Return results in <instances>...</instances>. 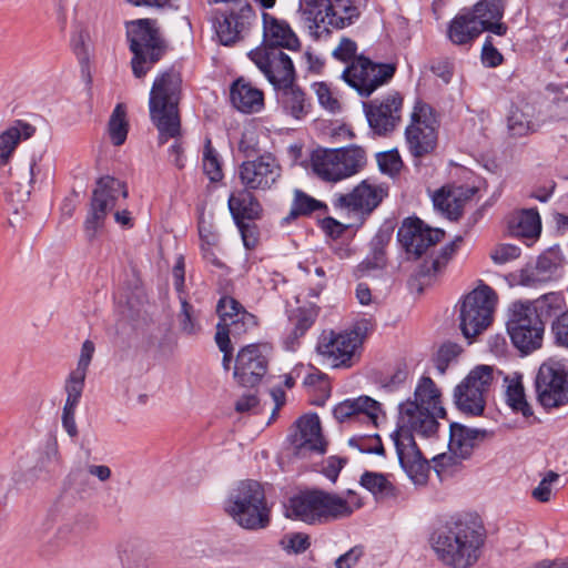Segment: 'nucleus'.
<instances>
[{
	"instance_id": "1",
	"label": "nucleus",
	"mask_w": 568,
	"mask_h": 568,
	"mask_svg": "<svg viewBox=\"0 0 568 568\" xmlns=\"http://www.w3.org/2000/svg\"><path fill=\"white\" fill-rule=\"evenodd\" d=\"M440 392L430 377H422L414 393V400L399 405L397 427L390 437L396 447L399 464L414 478L424 469L425 460L418 449L414 433L429 438L438 430L437 418L445 417Z\"/></svg>"
},
{
	"instance_id": "2",
	"label": "nucleus",
	"mask_w": 568,
	"mask_h": 568,
	"mask_svg": "<svg viewBox=\"0 0 568 568\" xmlns=\"http://www.w3.org/2000/svg\"><path fill=\"white\" fill-rule=\"evenodd\" d=\"M485 542V528L466 519L446 521L429 538L436 558L447 568L474 567L484 552Z\"/></svg>"
},
{
	"instance_id": "3",
	"label": "nucleus",
	"mask_w": 568,
	"mask_h": 568,
	"mask_svg": "<svg viewBox=\"0 0 568 568\" xmlns=\"http://www.w3.org/2000/svg\"><path fill=\"white\" fill-rule=\"evenodd\" d=\"M181 94L182 78L174 68L161 72L155 78L150 91L149 109L151 121L159 131L160 144L181 135Z\"/></svg>"
},
{
	"instance_id": "4",
	"label": "nucleus",
	"mask_w": 568,
	"mask_h": 568,
	"mask_svg": "<svg viewBox=\"0 0 568 568\" xmlns=\"http://www.w3.org/2000/svg\"><path fill=\"white\" fill-rule=\"evenodd\" d=\"M225 513L242 528L260 530L271 523V509L263 486L252 479L233 487L225 500Z\"/></svg>"
},
{
	"instance_id": "5",
	"label": "nucleus",
	"mask_w": 568,
	"mask_h": 568,
	"mask_svg": "<svg viewBox=\"0 0 568 568\" xmlns=\"http://www.w3.org/2000/svg\"><path fill=\"white\" fill-rule=\"evenodd\" d=\"M126 39L130 51L132 71L141 79L159 62L166 52V43L162 38L155 21L139 19L126 23Z\"/></svg>"
},
{
	"instance_id": "6",
	"label": "nucleus",
	"mask_w": 568,
	"mask_h": 568,
	"mask_svg": "<svg viewBox=\"0 0 568 568\" xmlns=\"http://www.w3.org/2000/svg\"><path fill=\"white\" fill-rule=\"evenodd\" d=\"M351 508L341 497L323 490L302 491L288 500L287 516L310 525L349 516Z\"/></svg>"
},
{
	"instance_id": "7",
	"label": "nucleus",
	"mask_w": 568,
	"mask_h": 568,
	"mask_svg": "<svg viewBox=\"0 0 568 568\" xmlns=\"http://www.w3.org/2000/svg\"><path fill=\"white\" fill-rule=\"evenodd\" d=\"M438 128L439 122L434 109L417 100L404 132L405 146L415 166H419L422 160L432 155L437 149Z\"/></svg>"
},
{
	"instance_id": "8",
	"label": "nucleus",
	"mask_w": 568,
	"mask_h": 568,
	"mask_svg": "<svg viewBox=\"0 0 568 568\" xmlns=\"http://www.w3.org/2000/svg\"><path fill=\"white\" fill-rule=\"evenodd\" d=\"M363 148L351 145L342 149L317 150L312 155V166L318 178L338 182L358 173L366 165Z\"/></svg>"
},
{
	"instance_id": "9",
	"label": "nucleus",
	"mask_w": 568,
	"mask_h": 568,
	"mask_svg": "<svg viewBox=\"0 0 568 568\" xmlns=\"http://www.w3.org/2000/svg\"><path fill=\"white\" fill-rule=\"evenodd\" d=\"M497 294L483 282L466 294L459 306V327L467 339L481 334L493 322Z\"/></svg>"
},
{
	"instance_id": "10",
	"label": "nucleus",
	"mask_w": 568,
	"mask_h": 568,
	"mask_svg": "<svg viewBox=\"0 0 568 568\" xmlns=\"http://www.w3.org/2000/svg\"><path fill=\"white\" fill-rule=\"evenodd\" d=\"M386 195L383 185L364 180L351 192L335 194L332 204L341 215L353 220L349 226H361Z\"/></svg>"
},
{
	"instance_id": "11",
	"label": "nucleus",
	"mask_w": 568,
	"mask_h": 568,
	"mask_svg": "<svg viewBox=\"0 0 568 568\" xmlns=\"http://www.w3.org/2000/svg\"><path fill=\"white\" fill-rule=\"evenodd\" d=\"M507 331L516 348L529 354L542 345L545 326L530 303L516 302L511 305Z\"/></svg>"
},
{
	"instance_id": "12",
	"label": "nucleus",
	"mask_w": 568,
	"mask_h": 568,
	"mask_svg": "<svg viewBox=\"0 0 568 568\" xmlns=\"http://www.w3.org/2000/svg\"><path fill=\"white\" fill-rule=\"evenodd\" d=\"M494 381V368L479 365L458 384L454 390L457 408L470 416L483 415L486 399Z\"/></svg>"
},
{
	"instance_id": "13",
	"label": "nucleus",
	"mask_w": 568,
	"mask_h": 568,
	"mask_svg": "<svg viewBox=\"0 0 568 568\" xmlns=\"http://www.w3.org/2000/svg\"><path fill=\"white\" fill-rule=\"evenodd\" d=\"M539 404L546 409L568 404V365L562 361L549 359L542 363L535 378Z\"/></svg>"
},
{
	"instance_id": "14",
	"label": "nucleus",
	"mask_w": 568,
	"mask_h": 568,
	"mask_svg": "<svg viewBox=\"0 0 568 568\" xmlns=\"http://www.w3.org/2000/svg\"><path fill=\"white\" fill-rule=\"evenodd\" d=\"M119 195L124 199L128 196V190L120 180L105 175L97 181V186L92 192L90 211L84 222V231L89 241L95 239L99 230L104 225L108 213L115 206Z\"/></svg>"
},
{
	"instance_id": "15",
	"label": "nucleus",
	"mask_w": 568,
	"mask_h": 568,
	"mask_svg": "<svg viewBox=\"0 0 568 568\" xmlns=\"http://www.w3.org/2000/svg\"><path fill=\"white\" fill-rule=\"evenodd\" d=\"M395 72V63H377L361 54L345 68L343 79L361 97L367 98L390 81Z\"/></svg>"
},
{
	"instance_id": "16",
	"label": "nucleus",
	"mask_w": 568,
	"mask_h": 568,
	"mask_svg": "<svg viewBox=\"0 0 568 568\" xmlns=\"http://www.w3.org/2000/svg\"><path fill=\"white\" fill-rule=\"evenodd\" d=\"M315 21L302 19L310 33L316 38L328 34L331 29H343L359 16L353 0H318L315 9Z\"/></svg>"
},
{
	"instance_id": "17",
	"label": "nucleus",
	"mask_w": 568,
	"mask_h": 568,
	"mask_svg": "<svg viewBox=\"0 0 568 568\" xmlns=\"http://www.w3.org/2000/svg\"><path fill=\"white\" fill-rule=\"evenodd\" d=\"M403 97L399 92H390L382 99L363 103L368 126L375 135L388 136L402 121Z\"/></svg>"
},
{
	"instance_id": "18",
	"label": "nucleus",
	"mask_w": 568,
	"mask_h": 568,
	"mask_svg": "<svg viewBox=\"0 0 568 568\" xmlns=\"http://www.w3.org/2000/svg\"><path fill=\"white\" fill-rule=\"evenodd\" d=\"M248 58L273 88L296 79L292 59L280 48H255L248 52Z\"/></svg>"
},
{
	"instance_id": "19",
	"label": "nucleus",
	"mask_w": 568,
	"mask_h": 568,
	"mask_svg": "<svg viewBox=\"0 0 568 568\" xmlns=\"http://www.w3.org/2000/svg\"><path fill=\"white\" fill-rule=\"evenodd\" d=\"M359 344V335L356 332L324 331L318 338L316 351L334 368L351 367Z\"/></svg>"
},
{
	"instance_id": "20",
	"label": "nucleus",
	"mask_w": 568,
	"mask_h": 568,
	"mask_svg": "<svg viewBox=\"0 0 568 568\" xmlns=\"http://www.w3.org/2000/svg\"><path fill=\"white\" fill-rule=\"evenodd\" d=\"M281 176V166L271 153L244 161L239 178L246 190H268Z\"/></svg>"
},
{
	"instance_id": "21",
	"label": "nucleus",
	"mask_w": 568,
	"mask_h": 568,
	"mask_svg": "<svg viewBox=\"0 0 568 568\" xmlns=\"http://www.w3.org/2000/svg\"><path fill=\"white\" fill-rule=\"evenodd\" d=\"M488 435L486 429L469 428L459 423H452L449 426L448 448L450 456L440 454L434 457V462L439 466L456 464L455 458L468 459L476 446L479 445Z\"/></svg>"
},
{
	"instance_id": "22",
	"label": "nucleus",
	"mask_w": 568,
	"mask_h": 568,
	"mask_svg": "<svg viewBox=\"0 0 568 568\" xmlns=\"http://www.w3.org/2000/svg\"><path fill=\"white\" fill-rule=\"evenodd\" d=\"M397 236L406 253L418 258L444 237V231L430 229L416 217L405 220Z\"/></svg>"
},
{
	"instance_id": "23",
	"label": "nucleus",
	"mask_w": 568,
	"mask_h": 568,
	"mask_svg": "<svg viewBox=\"0 0 568 568\" xmlns=\"http://www.w3.org/2000/svg\"><path fill=\"white\" fill-rule=\"evenodd\" d=\"M255 19V12L250 3L241 4L230 11H217L214 28L223 45H232L242 39Z\"/></svg>"
},
{
	"instance_id": "24",
	"label": "nucleus",
	"mask_w": 568,
	"mask_h": 568,
	"mask_svg": "<svg viewBox=\"0 0 568 568\" xmlns=\"http://www.w3.org/2000/svg\"><path fill=\"white\" fill-rule=\"evenodd\" d=\"M267 366L268 361L261 346L246 345L237 353L233 376L241 386L254 387L266 374Z\"/></svg>"
},
{
	"instance_id": "25",
	"label": "nucleus",
	"mask_w": 568,
	"mask_h": 568,
	"mask_svg": "<svg viewBox=\"0 0 568 568\" xmlns=\"http://www.w3.org/2000/svg\"><path fill=\"white\" fill-rule=\"evenodd\" d=\"M296 426L297 432L292 436L294 455L306 457L308 453L323 454L325 452L321 423L316 414L298 418Z\"/></svg>"
},
{
	"instance_id": "26",
	"label": "nucleus",
	"mask_w": 568,
	"mask_h": 568,
	"mask_svg": "<svg viewBox=\"0 0 568 568\" xmlns=\"http://www.w3.org/2000/svg\"><path fill=\"white\" fill-rule=\"evenodd\" d=\"M379 412L381 405L378 402L368 396H359L336 405L333 415L339 423L358 422L367 423L375 427Z\"/></svg>"
},
{
	"instance_id": "27",
	"label": "nucleus",
	"mask_w": 568,
	"mask_h": 568,
	"mask_svg": "<svg viewBox=\"0 0 568 568\" xmlns=\"http://www.w3.org/2000/svg\"><path fill=\"white\" fill-rule=\"evenodd\" d=\"M263 42L258 48H280L297 51L301 47L300 40L291 26L270 13H263Z\"/></svg>"
},
{
	"instance_id": "28",
	"label": "nucleus",
	"mask_w": 568,
	"mask_h": 568,
	"mask_svg": "<svg viewBox=\"0 0 568 568\" xmlns=\"http://www.w3.org/2000/svg\"><path fill=\"white\" fill-rule=\"evenodd\" d=\"M274 90L277 103L285 114L295 120H302L310 113L312 104L302 88L297 85L296 79L285 82Z\"/></svg>"
},
{
	"instance_id": "29",
	"label": "nucleus",
	"mask_w": 568,
	"mask_h": 568,
	"mask_svg": "<svg viewBox=\"0 0 568 568\" xmlns=\"http://www.w3.org/2000/svg\"><path fill=\"white\" fill-rule=\"evenodd\" d=\"M38 173L39 168L33 158L19 161L10 169L11 186L9 195L11 201L22 203L29 199Z\"/></svg>"
},
{
	"instance_id": "30",
	"label": "nucleus",
	"mask_w": 568,
	"mask_h": 568,
	"mask_svg": "<svg viewBox=\"0 0 568 568\" xmlns=\"http://www.w3.org/2000/svg\"><path fill=\"white\" fill-rule=\"evenodd\" d=\"M250 190L241 191L237 194H232L229 199L230 212L241 231L244 245L250 247L247 237L248 225L244 223V220H255L260 214V204L254 196L248 192Z\"/></svg>"
},
{
	"instance_id": "31",
	"label": "nucleus",
	"mask_w": 568,
	"mask_h": 568,
	"mask_svg": "<svg viewBox=\"0 0 568 568\" xmlns=\"http://www.w3.org/2000/svg\"><path fill=\"white\" fill-rule=\"evenodd\" d=\"M230 99L242 113H257L264 108V93L243 78L235 80L230 88Z\"/></svg>"
},
{
	"instance_id": "32",
	"label": "nucleus",
	"mask_w": 568,
	"mask_h": 568,
	"mask_svg": "<svg viewBox=\"0 0 568 568\" xmlns=\"http://www.w3.org/2000/svg\"><path fill=\"white\" fill-rule=\"evenodd\" d=\"M483 32L480 22L477 21L469 9L462 10L449 23L448 39L456 45L471 44Z\"/></svg>"
},
{
	"instance_id": "33",
	"label": "nucleus",
	"mask_w": 568,
	"mask_h": 568,
	"mask_svg": "<svg viewBox=\"0 0 568 568\" xmlns=\"http://www.w3.org/2000/svg\"><path fill=\"white\" fill-rule=\"evenodd\" d=\"M534 109L524 99L511 102L506 121L508 133L514 138H521L532 132Z\"/></svg>"
},
{
	"instance_id": "34",
	"label": "nucleus",
	"mask_w": 568,
	"mask_h": 568,
	"mask_svg": "<svg viewBox=\"0 0 568 568\" xmlns=\"http://www.w3.org/2000/svg\"><path fill=\"white\" fill-rule=\"evenodd\" d=\"M509 232L516 237L535 240L540 235L541 221L536 209H526L511 215L508 222Z\"/></svg>"
},
{
	"instance_id": "35",
	"label": "nucleus",
	"mask_w": 568,
	"mask_h": 568,
	"mask_svg": "<svg viewBox=\"0 0 568 568\" xmlns=\"http://www.w3.org/2000/svg\"><path fill=\"white\" fill-rule=\"evenodd\" d=\"M34 131L31 124L18 121L14 125L0 133V168L8 164L21 139H29L33 135Z\"/></svg>"
},
{
	"instance_id": "36",
	"label": "nucleus",
	"mask_w": 568,
	"mask_h": 568,
	"mask_svg": "<svg viewBox=\"0 0 568 568\" xmlns=\"http://www.w3.org/2000/svg\"><path fill=\"white\" fill-rule=\"evenodd\" d=\"M116 552L122 568H149V556L138 539L122 540Z\"/></svg>"
},
{
	"instance_id": "37",
	"label": "nucleus",
	"mask_w": 568,
	"mask_h": 568,
	"mask_svg": "<svg viewBox=\"0 0 568 568\" xmlns=\"http://www.w3.org/2000/svg\"><path fill=\"white\" fill-rule=\"evenodd\" d=\"M359 484L367 489L377 501L396 498L398 494L393 483L382 473L366 470L362 474Z\"/></svg>"
},
{
	"instance_id": "38",
	"label": "nucleus",
	"mask_w": 568,
	"mask_h": 568,
	"mask_svg": "<svg viewBox=\"0 0 568 568\" xmlns=\"http://www.w3.org/2000/svg\"><path fill=\"white\" fill-rule=\"evenodd\" d=\"M558 263L552 254H542L538 257L534 267L521 271L520 282L524 285H535L549 281L556 273Z\"/></svg>"
},
{
	"instance_id": "39",
	"label": "nucleus",
	"mask_w": 568,
	"mask_h": 568,
	"mask_svg": "<svg viewBox=\"0 0 568 568\" xmlns=\"http://www.w3.org/2000/svg\"><path fill=\"white\" fill-rule=\"evenodd\" d=\"M507 383L506 387V402L509 407L516 412L520 413L524 417L529 418L532 417L534 410L531 405L527 402L525 395V388L521 382L520 376H516L513 378H505Z\"/></svg>"
},
{
	"instance_id": "40",
	"label": "nucleus",
	"mask_w": 568,
	"mask_h": 568,
	"mask_svg": "<svg viewBox=\"0 0 568 568\" xmlns=\"http://www.w3.org/2000/svg\"><path fill=\"white\" fill-rule=\"evenodd\" d=\"M462 241V237L457 236L454 241L442 248L439 255L432 258V261H425L419 267L418 276L432 277L440 273L452 256L456 253Z\"/></svg>"
},
{
	"instance_id": "41",
	"label": "nucleus",
	"mask_w": 568,
	"mask_h": 568,
	"mask_svg": "<svg viewBox=\"0 0 568 568\" xmlns=\"http://www.w3.org/2000/svg\"><path fill=\"white\" fill-rule=\"evenodd\" d=\"M566 306L567 304L565 295L562 293L552 292L545 294L536 300L532 310H536V313L539 315L540 320H542V317L556 318L561 313L568 311Z\"/></svg>"
},
{
	"instance_id": "42",
	"label": "nucleus",
	"mask_w": 568,
	"mask_h": 568,
	"mask_svg": "<svg viewBox=\"0 0 568 568\" xmlns=\"http://www.w3.org/2000/svg\"><path fill=\"white\" fill-rule=\"evenodd\" d=\"M433 203L436 210L450 220H457L462 215L463 202L455 192L443 187L433 195Z\"/></svg>"
},
{
	"instance_id": "43",
	"label": "nucleus",
	"mask_w": 568,
	"mask_h": 568,
	"mask_svg": "<svg viewBox=\"0 0 568 568\" xmlns=\"http://www.w3.org/2000/svg\"><path fill=\"white\" fill-rule=\"evenodd\" d=\"M321 209H326L323 202L307 195L301 190H295L291 211L284 221L290 223L298 216L308 215Z\"/></svg>"
},
{
	"instance_id": "44",
	"label": "nucleus",
	"mask_w": 568,
	"mask_h": 568,
	"mask_svg": "<svg viewBox=\"0 0 568 568\" xmlns=\"http://www.w3.org/2000/svg\"><path fill=\"white\" fill-rule=\"evenodd\" d=\"M474 18L480 22V27L489 21H499L504 16V0H480L473 9H469Z\"/></svg>"
},
{
	"instance_id": "45",
	"label": "nucleus",
	"mask_w": 568,
	"mask_h": 568,
	"mask_svg": "<svg viewBox=\"0 0 568 568\" xmlns=\"http://www.w3.org/2000/svg\"><path fill=\"white\" fill-rule=\"evenodd\" d=\"M128 128L125 106L120 103L114 108L109 120V134L114 145L120 146L125 142Z\"/></svg>"
},
{
	"instance_id": "46",
	"label": "nucleus",
	"mask_w": 568,
	"mask_h": 568,
	"mask_svg": "<svg viewBox=\"0 0 568 568\" xmlns=\"http://www.w3.org/2000/svg\"><path fill=\"white\" fill-rule=\"evenodd\" d=\"M202 163L203 171L211 182H219L223 179L220 154L213 148L210 138H206L204 142Z\"/></svg>"
},
{
	"instance_id": "47",
	"label": "nucleus",
	"mask_w": 568,
	"mask_h": 568,
	"mask_svg": "<svg viewBox=\"0 0 568 568\" xmlns=\"http://www.w3.org/2000/svg\"><path fill=\"white\" fill-rule=\"evenodd\" d=\"M351 447L357 448L361 453L384 455V446L378 434H359L348 439Z\"/></svg>"
},
{
	"instance_id": "48",
	"label": "nucleus",
	"mask_w": 568,
	"mask_h": 568,
	"mask_svg": "<svg viewBox=\"0 0 568 568\" xmlns=\"http://www.w3.org/2000/svg\"><path fill=\"white\" fill-rule=\"evenodd\" d=\"M320 308L316 305L300 307L296 313V322L292 332L293 338L302 337L312 327L318 316Z\"/></svg>"
},
{
	"instance_id": "49",
	"label": "nucleus",
	"mask_w": 568,
	"mask_h": 568,
	"mask_svg": "<svg viewBox=\"0 0 568 568\" xmlns=\"http://www.w3.org/2000/svg\"><path fill=\"white\" fill-rule=\"evenodd\" d=\"M87 375L72 371L65 382L67 399L64 406L77 407L84 388Z\"/></svg>"
},
{
	"instance_id": "50",
	"label": "nucleus",
	"mask_w": 568,
	"mask_h": 568,
	"mask_svg": "<svg viewBox=\"0 0 568 568\" xmlns=\"http://www.w3.org/2000/svg\"><path fill=\"white\" fill-rule=\"evenodd\" d=\"M390 239L389 234L378 233L372 241L373 257L367 258L361 264V268L368 271L374 268H382L385 265L384 245Z\"/></svg>"
},
{
	"instance_id": "51",
	"label": "nucleus",
	"mask_w": 568,
	"mask_h": 568,
	"mask_svg": "<svg viewBox=\"0 0 568 568\" xmlns=\"http://www.w3.org/2000/svg\"><path fill=\"white\" fill-rule=\"evenodd\" d=\"M280 546L287 554H303L310 548L311 539L304 532H288L282 537Z\"/></svg>"
},
{
	"instance_id": "52",
	"label": "nucleus",
	"mask_w": 568,
	"mask_h": 568,
	"mask_svg": "<svg viewBox=\"0 0 568 568\" xmlns=\"http://www.w3.org/2000/svg\"><path fill=\"white\" fill-rule=\"evenodd\" d=\"M245 311L242 305L231 296H223L220 298L216 305V312L220 317V322L229 324L232 320L240 316V312Z\"/></svg>"
},
{
	"instance_id": "53",
	"label": "nucleus",
	"mask_w": 568,
	"mask_h": 568,
	"mask_svg": "<svg viewBox=\"0 0 568 568\" xmlns=\"http://www.w3.org/2000/svg\"><path fill=\"white\" fill-rule=\"evenodd\" d=\"M550 333L557 346L568 349V311L552 320Z\"/></svg>"
},
{
	"instance_id": "54",
	"label": "nucleus",
	"mask_w": 568,
	"mask_h": 568,
	"mask_svg": "<svg viewBox=\"0 0 568 568\" xmlns=\"http://www.w3.org/2000/svg\"><path fill=\"white\" fill-rule=\"evenodd\" d=\"M181 301V313L179 315L180 327L184 334L194 335L200 331V325L193 316V306L185 297L179 296Z\"/></svg>"
},
{
	"instance_id": "55",
	"label": "nucleus",
	"mask_w": 568,
	"mask_h": 568,
	"mask_svg": "<svg viewBox=\"0 0 568 568\" xmlns=\"http://www.w3.org/2000/svg\"><path fill=\"white\" fill-rule=\"evenodd\" d=\"M377 163L383 173L395 175L399 173L403 161L397 150L382 152L377 154Z\"/></svg>"
},
{
	"instance_id": "56",
	"label": "nucleus",
	"mask_w": 568,
	"mask_h": 568,
	"mask_svg": "<svg viewBox=\"0 0 568 568\" xmlns=\"http://www.w3.org/2000/svg\"><path fill=\"white\" fill-rule=\"evenodd\" d=\"M559 478V475L555 471H548L547 475L540 480L538 486L532 490L531 496L540 501V503H547L551 498L552 493V483L557 481Z\"/></svg>"
},
{
	"instance_id": "57",
	"label": "nucleus",
	"mask_w": 568,
	"mask_h": 568,
	"mask_svg": "<svg viewBox=\"0 0 568 568\" xmlns=\"http://www.w3.org/2000/svg\"><path fill=\"white\" fill-rule=\"evenodd\" d=\"M254 326H256V318L247 311L240 312V316L227 324L233 336H240Z\"/></svg>"
},
{
	"instance_id": "58",
	"label": "nucleus",
	"mask_w": 568,
	"mask_h": 568,
	"mask_svg": "<svg viewBox=\"0 0 568 568\" xmlns=\"http://www.w3.org/2000/svg\"><path fill=\"white\" fill-rule=\"evenodd\" d=\"M315 92L317 95V100L320 104L328 110L329 112H337L341 109L339 102L336 98H334L329 87L324 83L320 82L315 84Z\"/></svg>"
},
{
	"instance_id": "59",
	"label": "nucleus",
	"mask_w": 568,
	"mask_h": 568,
	"mask_svg": "<svg viewBox=\"0 0 568 568\" xmlns=\"http://www.w3.org/2000/svg\"><path fill=\"white\" fill-rule=\"evenodd\" d=\"M460 352L457 344L447 343L442 345L437 353L436 367L440 374H445L449 363L455 359Z\"/></svg>"
},
{
	"instance_id": "60",
	"label": "nucleus",
	"mask_w": 568,
	"mask_h": 568,
	"mask_svg": "<svg viewBox=\"0 0 568 568\" xmlns=\"http://www.w3.org/2000/svg\"><path fill=\"white\" fill-rule=\"evenodd\" d=\"M519 255L520 248L513 244H500L490 253V257L496 264H505L516 260Z\"/></svg>"
},
{
	"instance_id": "61",
	"label": "nucleus",
	"mask_w": 568,
	"mask_h": 568,
	"mask_svg": "<svg viewBox=\"0 0 568 568\" xmlns=\"http://www.w3.org/2000/svg\"><path fill=\"white\" fill-rule=\"evenodd\" d=\"M357 44L349 38H342L339 44L334 49L333 55L342 62H352L358 55Z\"/></svg>"
},
{
	"instance_id": "62",
	"label": "nucleus",
	"mask_w": 568,
	"mask_h": 568,
	"mask_svg": "<svg viewBox=\"0 0 568 568\" xmlns=\"http://www.w3.org/2000/svg\"><path fill=\"white\" fill-rule=\"evenodd\" d=\"M483 63L488 68H496L503 62L501 53L494 47L491 37H487L481 50Z\"/></svg>"
},
{
	"instance_id": "63",
	"label": "nucleus",
	"mask_w": 568,
	"mask_h": 568,
	"mask_svg": "<svg viewBox=\"0 0 568 568\" xmlns=\"http://www.w3.org/2000/svg\"><path fill=\"white\" fill-rule=\"evenodd\" d=\"M95 347L92 341L87 339L83 342L81 347L80 357L78 361L77 368L74 372H78L79 374H85L88 372V368L90 366V363L92 361L93 354H94Z\"/></svg>"
},
{
	"instance_id": "64",
	"label": "nucleus",
	"mask_w": 568,
	"mask_h": 568,
	"mask_svg": "<svg viewBox=\"0 0 568 568\" xmlns=\"http://www.w3.org/2000/svg\"><path fill=\"white\" fill-rule=\"evenodd\" d=\"M363 554V548L361 546H355L335 560V567L353 568L358 562Z\"/></svg>"
}]
</instances>
